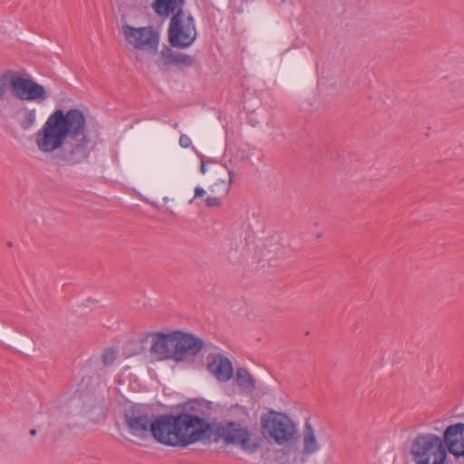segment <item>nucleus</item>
Here are the masks:
<instances>
[{"mask_svg":"<svg viewBox=\"0 0 464 464\" xmlns=\"http://www.w3.org/2000/svg\"><path fill=\"white\" fill-rule=\"evenodd\" d=\"M12 70L0 73V107L10 102Z\"/></svg>","mask_w":464,"mask_h":464,"instance_id":"dca6fc26","label":"nucleus"},{"mask_svg":"<svg viewBox=\"0 0 464 464\" xmlns=\"http://www.w3.org/2000/svg\"><path fill=\"white\" fill-rule=\"evenodd\" d=\"M442 440L447 453L456 459L464 458V423L449 425L442 433Z\"/></svg>","mask_w":464,"mask_h":464,"instance_id":"9b49d317","label":"nucleus"},{"mask_svg":"<svg viewBox=\"0 0 464 464\" xmlns=\"http://www.w3.org/2000/svg\"><path fill=\"white\" fill-rule=\"evenodd\" d=\"M36 110L34 108L24 107L18 120L19 126L24 130H30L36 122Z\"/></svg>","mask_w":464,"mask_h":464,"instance_id":"f3484780","label":"nucleus"},{"mask_svg":"<svg viewBox=\"0 0 464 464\" xmlns=\"http://www.w3.org/2000/svg\"><path fill=\"white\" fill-rule=\"evenodd\" d=\"M206 195V191L202 188H199V187H197L195 188V195H194V198L192 199L189 200V203H192L193 200L197 198H202Z\"/></svg>","mask_w":464,"mask_h":464,"instance_id":"4be33fe9","label":"nucleus"},{"mask_svg":"<svg viewBox=\"0 0 464 464\" xmlns=\"http://www.w3.org/2000/svg\"><path fill=\"white\" fill-rule=\"evenodd\" d=\"M117 357V351L114 348L108 347L101 354L102 362L104 366H111Z\"/></svg>","mask_w":464,"mask_h":464,"instance_id":"6ab92c4d","label":"nucleus"},{"mask_svg":"<svg viewBox=\"0 0 464 464\" xmlns=\"http://www.w3.org/2000/svg\"><path fill=\"white\" fill-rule=\"evenodd\" d=\"M35 144L43 153H53V159L68 166L86 161L95 142L87 130L84 113L76 108L57 109L35 134Z\"/></svg>","mask_w":464,"mask_h":464,"instance_id":"f257e3e1","label":"nucleus"},{"mask_svg":"<svg viewBox=\"0 0 464 464\" xmlns=\"http://www.w3.org/2000/svg\"><path fill=\"white\" fill-rule=\"evenodd\" d=\"M208 370L221 382L229 381L233 376V366L230 360L221 353H218L212 362L208 364Z\"/></svg>","mask_w":464,"mask_h":464,"instance_id":"ddd939ff","label":"nucleus"},{"mask_svg":"<svg viewBox=\"0 0 464 464\" xmlns=\"http://www.w3.org/2000/svg\"><path fill=\"white\" fill-rule=\"evenodd\" d=\"M236 382L243 389L255 388V379L245 368H238L236 372Z\"/></svg>","mask_w":464,"mask_h":464,"instance_id":"a211bd4d","label":"nucleus"},{"mask_svg":"<svg viewBox=\"0 0 464 464\" xmlns=\"http://www.w3.org/2000/svg\"><path fill=\"white\" fill-rule=\"evenodd\" d=\"M228 174H229V184H230V183H232L233 173H232V171H229Z\"/></svg>","mask_w":464,"mask_h":464,"instance_id":"393cba45","label":"nucleus"},{"mask_svg":"<svg viewBox=\"0 0 464 464\" xmlns=\"http://www.w3.org/2000/svg\"><path fill=\"white\" fill-rule=\"evenodd\" d=\"M184 3V0H155L152 8L159 16L168 17L174 15L179 10H183Z\"/></svg>","mask_w":464,"mask_h":464,"instance_id":"2eb2a0df","label":"nucleus"},{"mask_svg":"<svg viewBox=\"0 0 464 464\" xmlns=\"http://www.w3.org/2000/svg\"><path fill=\"white\" fill-rule=\"evenodd\" d=\"M200 170L202 173H205L207 171L206 163L203 160L201 161Z\"/></svg>","mask_w":464,"mask_h":464,"instance_id":"5701e85b","label":"nucleus"},{"mask_svg":"<svg viewBox=\"0 0 464 464\" xmlns=\"http://www.w3.org/2000/svg\"><path fill=\"white\" fill-rule=\"evenodd\" d=\"M211 424L188 412L163 414L156 417L153 438L160 444L186 448L205 439L211 440Z\"/></svg>","mask_w":464,"mask_h":464,"instance_id":"f03ea898","label":"nucleus"},{"mask_svg":"<svg viewBox=\"0 0 464 464\" xmlns=\"http://www.w3.org/2000/svg\"><path fill=\"white\" fill-rule=\"evenodd\" d=\"M122 33L128 44L135 49L156 52L159 45V34L151 26H122Z\"/></svg>","mask_w":464,"mask_h":464,"instance_id":"9d476101","label":"nucleus"},{"mask_svg":"<svg viewBox=\"0 0 464 464\" xmlns=\"http://www.w3.org/2000/svg\"><path fill=\"white\" fill-rule=\"evenodd\" d=\"M148 339L150 353L158 361L192 362L205 346L202 339L179 330L167 334L153 332L146 336L145 340Z\"/></svg>","mask_w":464,"mask_h":464,"instance_id":"7ed1b4c3","label":"nucleus"},{"mask_svg":"<svg viewBox=\"0 0 464 464\" xmlns=\"http://www.w3.org/2000/svg\"><path fill=\"white\" fill-rule=\"evenodd\" d=\"M169 42L177 48L189 47L197 38V30L191 14L179 10L172 15L168 29Z\"/></svg>","mask_w":464,"mask_h":464,"instance_id":"423d86ee","label":"nucleus"},{"mask_svg":"<svg viewBox=\"0 0 464 464\" xmlns=\"http://www.w3.org/2000/svg\"><path fill=\"white\" fill-rule=\"evenodd\" d=\"M264 437L278 445L292 443L297 440V429L294 421L285 414L270 411L261 419Z\"/></svg>","mask_w":464,"mask_h":464,"instance_id":"39448f33","label":"nucleus"},{"mask_svg":"<svg viewBox=\"0 0 464 464\" xmlns=\"http://www.w3.org/2000/svg\"><path fill=\"white\" fill-rule=\"evenodd\" d=\"M206 204L209 208L218 207L221 204V199L218 197L209 196L206 198Z\"/></svg>","mask_w":464,"mask_h":464,"instance_id":"aec40b11","label":"nucleus"},{"mask_svg":"<svg viewBox=\"0 0 464 464\" xmlns=\"http://www.w3.org/2000/svg\"><path fill=\"white\" fill-rule=\"evenodd\" d=\"M29 433H30V435L34 436V435H36V430L35 429H31Z\"/></svg>","mask_w":464,"mask_h":464,"instance_id":"b1692460","label":"nucleus"},{"mask_svg":"<svg viewBox=\"0 0 464 464\" xmlns=\"http://www.w3.org/2000/svg\"><path fill=\"white\" fill-rule=\"evenodd\" d=\"M210 436L215 442L222 439L227 445H238L243 450L249 452L256 451L259 447L258 443L252 441L247 428L234 421L212 427Z\"/></svg>","mask_w":464,"mask_h":464,"instance_id":"0eeeda50","label":"nucleus"},{"mask_svg":"<svg viewBox=\"0 0 464 464\" xmlns=\"http://www.w3.org/2000/svg\"><path fill=\"white\" fill-rule=\"evenodd\" d=\"M411 455L415 464H445L448 457L442 437L433 433L418 434Z\"/></svg>","mask_w":464,"mask_h":464,"instance_id":"20e7f679","label":"nucleus"},{"mask_svg":"<svg viewBox=\"0 0 464 464\" xmlns=\"http://www.w3.org/2000/svg\"><path fill=\"white\" fill-rule=\"evenodd\" d=\"M164 64H174L177 67H190L194 64V58L190 55L175 52L169 46H164L160 52Z\"/></svg>","mask_w":464,"mask_h":464,"instance_id":"4468645a","label":"nucleus"},{"mask_svg":"<svg viewBox=\"0 0 464 464\" xmlns=\"http://www.w3.org/2000/svg\"><path fill=\"white\" fill-rule=\"evenodd\" d=\"M320 450V444L315 437L312 424L307 420L303 431V450L300 451L297 448L284 450L280 459L282 464H302L304 459L302 455H313Z\"/></svg>","mask_w":464,"mask_h":464,"instance_id":"1a4fd4ad","label":"nucleus"},{"mask_svg":"<svg viewBox=\"0 0 464 464\" xmlns=\"http://www.w3.org/2000/svg\"><path fill=\"white\" fill-rule=\"evenodd\" d=\"M11 94L21 102H35L41 103L48 98L44 86L30 77H24L13 71Z\"/></svg>","mask_w":464,"mask_h":464,"instance_id":"6e6552de","label":"nucleus"},{"mask_svg":"<svg viewBox=\"0 0 464 464\" xmlns=\"http://www.w3.org/2000/svg\"><path fill=\"white\" fill-rule=\"evenodd\" d=\"M179 145L182 148H188L191 145L189 137L185 134H181L179 137Z\"/></svg>","mask_w":464,"mask_h":464,"instance_id":"412c9836","label":"nucleus"},{"mask_svg":"<svg viewBox=\"0 0 464 464\" xmlns=\"http://www.w3.org/2000/svg\"><path fill=\"white\" fill-rule=\"evenodd\" d=\"M124 423L133 436L144 439L149 433L153 437L156 419L150 420L148 414L128 411L124 414Z\"/></svg>","mask_w":464,"mask_h":464,"instance_id":"f8f14e48","label":"nucleus"}]
</instances>
